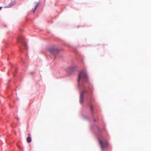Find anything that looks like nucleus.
Here are the masks:
<instances>
[{
    "label": "nucleus",
    "mask_w": 151,
    "mask_h": 151,
    "mask_svg": "<svg viewBox=\"0 0 151 151\" xmlns=\"http://www.w3.org/2000/svg\"><path fill=\"white\" fill-rule=\"evenodd\" d=\"M15 4L16 1H13L11 3H10L9 5L10 7H11L14 5Z\"/></svg>",
    "instance_id": "nucleus-7"
},
{
    "label": "nucleus",
    "mask_w": 151,
    "mask_h": 151,
    "mask_svg": "<svg viewBox=\"0 0 151 151\" xmlns=\"http://www.w3.org/2000/svg\"><path fill=\"white\" fill-rule=\"evenodd\" d=\"M55 50L54 49H51L50 50V52H52V51H54Z\"/></svg>",
    "instance_id": "nucleus-10"
},
{
    "label": "nucleus",
    "mask_w": 151,
    "mask_h": 151,
    "mask_svg": "<svg viewBox=\"0 0 151 151\" xmlns=\"http://www.w3.org/2000/svg\"><path fill=\"white\" fill-rule=\"evenodd\" d=\"M39 3H38L37 5H36V6L35 7V8L34 10L33 11V12L34 13H35V10H36V9H37V7L39 6Z\"/></svg>",
    "instance_id": "nucleus-8"
},
{
    "label": "nucleus",
    "mask_w": 151,
    "mask_h": 151,
    "mask_svg": "<svg viewBox=\"0 0 151 151\" xmlns=\"http://www.w3.org/2000/svg\"><path fill=\"white\" fill-rule=\"evenodd\" d=\"M28 134V136H30V133H28V134Z\"/></svg>",
    "instance_id": "nucleus-11"
},
{
    "label": "nucleus",
    "mask_w": 151,
    "mask_h": 151,
    "mask_svg": "<svg viewBox=\"0 0 151 151\" xmlns=\"http://www.w3.org/2000/svg\"><path fill=\"white\" fill-rule=\"evenodd\" d=\"M99 141L102 149L106 148L108 147V144L107 142H103L100 140H99Z\"/></svg>",
    "instance_id": "nucleus-2"
},
{
    "label": "nucleus",
    "mask_w": 151,
    "mask_h": 151,
    "mask_svg": "<svg viewBox=\"0 0 151 151\" xmlns=\"http://www.w3.org/2000/svg\"><path fill=\"white\" fill-rule=\"evenodd\" d=\"M24 46H25V48L26 49H27V44L26 43L24 42Z\"/></svg>",
    "instance_id": "nucleus-9"
},
{
    "label": "nucleus",
    "mask_w": 151,
    "mask_h": 151,
    "mask_svg": "<svg viewBox=\"0 0 151 151\" xmlns=\"http://www.w3.org/2000/svg\"><path fill=\"white\" fill-rule=\"evenodd\" d=\"M88 80V77L86 70H83L80 73L78 76V85L80 82H87Z\"/></svg>",
    "instance_id": "nucleus-1"
},
{
    "label": "nucleus",
    "mask_w": 151,
    "mask_h": 151,
    "mask_svg": "<svg viewBox=\"0 0 151 151\" xmlns=\"http://www.w3.org/2000/svg\"><path fill=\"white\" fill-rule=\"evenodd\" d=\"M86 92V91L83 90L80 93V102L81 104H82L84 100V94Z\"/></svg>",
    "instance_id": "nucleus-3"
},
{
    "label": "nucleus",
    "mask_w": 151,
    "mask_h": 151,
    "mask_svg": "<svg viewBox=\"0 0 151 151\" xmlns=\"http://www.w3.org/2000/svg\"><path fill=\"white\" fill-rule=\"evenodd\" d=\"M24 38L22 36H20L17 39V42H18L19 43L22 41L24 39Z\"/></svg>",
    "instance_id": "nucleus-4"
},
{
    "label": "nucleus",
    "mask_w": 151,
    "mask_h": 151,
    "mask_svg": "<svg viewBox=\"0 0 151 151\" xmlns=\"http://www.w3.org/2000/svg\"><path fill=\"white\" fill-rule=\"evenodd\" d=\"M2 7L1 6L0 7V10H1V9H2Z\"/></svg>",
    "instance_id": "nucleus-12"
},
{
    "label": "nucleus",
    "mask_w": 151,
    "mask_h": 151,
    "mask_svg": "<svg viewBox=\"0 0 151 151\" xmlns=\"http://www.w3.org/2000/svg\"><path fill=\"white\" fill-rule=\"evenodd\" d=\"M32 140L31 137H28L27 138V140L28 143H30L31 142Z\"/></svg>",
    "instance_id": "nucleus-6"
},
{
    "label": "nucleus",
    "mask_w": 151,
    "mask_h": 151,
    "mask_svg": "<svg viewBox=\"0 0 151 151\" xmlns=\"http://www.w3.org/2000/svg\"><path fill=\"white\" fill-rule=\"evenodd\" d=\"M89 107L91 113L92 114H93V108L92 107V104L91 103L89 104Z\"/></svg>",
    "instance_id": "nucleus-5"
}]
</instances>
